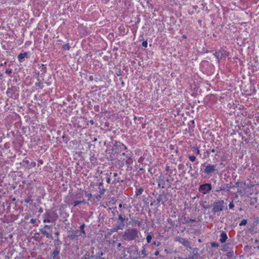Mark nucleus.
I'll use <instances>...</instances> for the list:
<instances>
[{
    "label": "nucleus",
    "instance_id": "nucleus-1",
    "mask_svg": "<svg viewBox=\"0 0 259 259\" xmlns=\"http://www.w3.org/2000/svg\"><path fill=\"white\" fill-rule=\"evenodd\" d=\"M140 234V232L137 229H128L126 230L122 236L123 240L127 241L136 240Z\"/></svg>",
    "mask_w": 259,
    "mask_h": 259
},
{
    "label": "nucleus",
    "instance_id": "nucleus-2",
    "mask_svg": "<svg viewBox=\"0 0 259 259\" xmlns=\"http://www.w3.org/2000/svg\"><path fill=\"white\" fill-rule=\"evenodd\" d=\"M58 218L57 214H52L49 212H46L43 214L44 223H54Z\"/></svg>",
    "mask_w": 259,
    "mask_h": 259
},
{
    "label": "nucleus",
    "instance_id": "nucleus-3",
    "mask_svg": "<svg viewBox=\"0 0 259 259\" xmlns=\"http://www.w3.org/2000/svg\"><path fill=\"white\" fill-rule=\"evenodd\" d=\"M212 189L211 185L208 183L201 185L198 189L199 192L203 194H208Z\"/></svg>",
    "mask_w": 259,
    "mask_h": 259
},
{
    "label": "nucleus",
    "instance_id": "nucleus-4",
    "mask_svg": "<svg viewBox=\"0 0 259 259\" xmlns=\"http://www.w3.org/2000/svg\"><path fill=\"white\" fill-rule=\"evenodd\" d=\"M224 201L223 200L215 202L213 206L212 212L215 213L217 212L222 211L224 207Z\"/></svg>",
    "mask_w": 259,
    "mask_h": 259
},
{
    "label": "nucleus",
    "instance_id": "nucleus-5",
    "mask_svg": "<svg viewBox=\"0 0 259 259\" xmlns=\"http://www.w3.org/2000/svg\"><path fill=\"white\" fill-rule=\"evenodd\" d=\"M215 170H217V169L215 165L208 164L205 167L204 172L206 174H209L215 171Z\"/></svg>",
    "mask_w": 259,
    "mask_h": 259
},
{
    "label": "nucleus",
    "instance_id": "nucleus-6",
    "mask_svg": "<svg viewBox=\"0 0 259 259\" xmlns=\"http://www.w3.org/2000/svg\"><path fill=\"white\" fill-rule=\"evenodd\" d=\"M126 149V147L122 143H119L114 145L113 150L118 152L119 150H123Z\"/></svg>",
    "mask_w": 259,
    "mask_h": 259
},
{
    "label": "nucleus",
    "instance_id": "nucleus-7",
    "mask_svg": "<svg viewBox=\"0 0 259 259\" xmlns=\"http://www.w3.org/2000/svg\"><path fill=\"white\" fill-rule=\"evenodd\" d=\"M29 54L27 52H25L24 53H21L18 56V59L19 62H22L24 61L25 58H28Z\"/></svg>",
    "mask_w": 259,
    "mask_h": 259
},
{
    "label": "nucleus",
    "instance_id": "nucleus-8",
    "mask_svg": "<svg viewBox=\"0 0 259 259\" xmlns=\"http://www.w3.org/2000/svg\"><path fill=\"white\" fill-rule=\"evenodd\" d=\"M227 238H228V237H227L226 233H225L224 232H223L222 233H221V234L220 236V241L221 243H225L226 241Z\"/></svg>",
    "mask_w": 259,
    "mask_h": 259
},
{
    "label": "nucleus",
    "instance_id": "nucleus-9",
    "mask_svg": "<svg viewBox=\"0 0 259 259\" xmlns=\"http://www.w3.org/2000/svg\"><path fill=\"white\" fill-rule=\"evenodd\" d=\"M40 231L42 234L45 235L47 238H50L52 237L51 233L48 232L46 230L44 229V228L41 229Z\"/></svg>",
    "mask_w": 259,
    "mask_h": 259
},
{
    "label": "nucleus",
    "instance_id": "nucleus-10",
    "mask_svg": "<svg viewBox=\"0 0 259 259\" xmlns=\"http://www.w3.org/2000/svg\"><path fill=\"white\" fill-rule=\"evenodd\" d=\"M214 55L218 59H222L224 57V54L221 52H215Z\"/></svg>",
    "mask_w": 259,
    "mask_h": 259
},
{
    "label": "nucleus",
    "instance_id": "nucleus-11",
    "mask_svg": "<svg viewBox=\"0 0 259 259\" xmlns=\"http://www.w3.org/2000/svg\"><path fill=\"white\" fill-rule=\"evenodd\" d=\"M179 242L185 246H188L189 244V241L187 240L184 238L180 239Z\"/></svg>",
    "mask_w": 259,
    "mask_h": 259
},
{
    "label": "nucleus",
    "instance_id": "nucleus-12",
    "mask_svg": "<svg viewBox=\"0 0 259 259\" xmlns=\"http://www.w3.org/2000/svg\"><path fill=\"white\" fill-rule=\"evenodd\" d=\"M84 227H85V225L84 224H82V225H81V226H80V228L81 229V232L84 234H85V231H84Z\"/></svg>",
    "mask_w": 259,
    "mask_h": 259
},
{
    "label": "nucleus",
    "instance_id": "nucleus-13",
    "mask_svg": "<svg viewBox=\"0 0 259 259\" xmlns=\"http://www.w3.org/2000/svg\"><path fill=\"white\" fill-rule=\"evenodd\" d=\"M63 48L65 50H69L70 49V46L68 44H65L63 46Z\"/></svg>",
    "mask_w": 259,
    "mask_h": 259
},
{
    "label": "nucleus",
    "instance_id": "nucleus-14",
    "mask_svg": "<svg viewBox=\"0 0 259 259\" xmlns=\"http://www.w3.org/2000/svg\"><path fill=\"white\" fill-rule=\"evenodd\" d=\"M122 182V180H121L119 178H117V179H115V180L113 181V183H121Z\"/></svg>",
    "mask_w": 259,
    "mask_h": 259
},
{
    "label": "nucleus",
    "instance_id": "nucleus-15",
    "mask_svg": "<svg viewBox=\"0 0 259 259\" xmlns=\"http://www.w3.org/2000/svg\"><path fill=\"white\" fill-rule=\"evenodd\" d=\"M152 239V236L150 235H148L146 237V240L148 243H150Z\"/></svg>",
    "mask_w": 259,
    "mask_h": 259
},
{
    "label": "nucleus",
    "instance_id": "nucleus-16",
    "mask_svg": "<svg viewBox=\"0 0 259 259\" xmlns=\"http://www.w3.org/2000/svg\"><path fill=\"white\" fill-rule=\"evenodd\" d=\"M193 151L194 152L198 154H200V150L198 147L194 148V149L193 150Z\"/></svg>",
    "mask_w": 259,
    "mask_h": 259
},
{
    "label": "nucleus",
    "instance_id": "nucleus-17",
    "mask_svg": "<svg viewBox=\"0 0 259 259\" xmlns=\"http://www.w3.org/2000/svg\"><path fill=\"white\" fill-rule=\"evenodd\" d=\"M189 158L191 161H194L196 160V157L194 155L189 156Z\"/></svg>",
    "mask_w": 259,
    "mask_h": 259
},
{
    "label": "nucleus",
    "instance_id": "nucleus-18",
    "mask_svg": "<svg viewBox=\"0 0 259 259\" xmlns=\"http://www.w3.org/2000/svg\"><path fill=\"white\" fill-rule=\"evenodd\" d=\"M82 202V201H75L74 202L73 206H74V207H75V206H76L77 205H78L79 204L81 203Z\"/></svg>",
    "mask_w": 259,
    "mask_h": 259
},
{
    "label": "nucleus",
    "instance_id": "nucleus-19",
    "mask_svg": "<svg viewBox=\"0 0 259 259\" xmlns=\"http://www.w3.org/2000/svg\"><path fill=\"white\" fill-rule=\"evenodd\" d=\"M247 223V221L246 220H243L241 223H240V226L245 225Z\"/></svg>",
    "mask_w": 259,
    "mask_h": 259
},
{
    "label": "nucleus",
    "instance_id": "nucleus-20",
    "mask_svg": "<svg viewBox=\"0 0 259 259\" xmlns=\"http://www.w3.org/2000/svg\"><path fill=\"white\" fill-rule=\"evenodd\" d=\"M59 254V251L57 250L54 251L53 252V258H55L56 256H57Z\"/></svg>",
    "mask_w": 259,
    "mask_h": 259
},
{
    "label": "nucleus",
    "instance_id": "nucleus-21",
    "mask_svg": "<svg viewBox=\"0 0 259 259\" xmlns=\"http://www.w3.org/2000/svg\"><path fill=\"white\" fill-rule=\"evenodd\" d=\"M106 176H107L106 182L107 183L109 184L111 181L110 176H109L108 174H106Z\"/></svg>",
    "mask_w": 259,
    "mask_h": 259
},
{
    "label": "nucleus",
    "instance_id": "nucleus-22",
    "mask_svg": "<svg viewBox=\"0 0 259 259\" xmlns=\"http://www.w3.org/2000/svg\"><path fill=\"white\" fill-rule=\"evenodd\" d=\"M147 46H148V42L147 41H144L143 42H142V46L145 47V48H147Z\"/></svg>",
    "mask_w": 259,
    "mask_h": 259
},
{
    "label": "nucleus",
    "instance_id": "nucleus-23",
    "mask_svg": "<svg viewBox=\"0 0 259 259\" xmlns=\"http://www.w3.org/2000/svg\"><path fill=\"white\" fill-rule=\"evenodd\" d=\"M229 207L230 209H232L234 207V204L233 202H231L229 204Z\"/></svg>",
    "mask_w": 259,
    "mask_h": 259
},
{
    "label": "nucleus",
    "instance_id": "nucleus-24",
    "mask_svg": "<svg viewBox=\"0 0 259 259\" xmlns=\"http://www.w3.org/2000/svg\"><path fill=\"white\" fill-rule=\"evenodd\" d=\"M119 220H120L123 223L124 220V218L122 217V215H119Z\"/></svg>",
    "mask_w": 259,
    "mask_h": 259
},
{
    "label": "nucleus",
    "instance_id": "nucleus-25",
    "mask_svg": "<svg viewBox=\"0 0 259 259\" xmlns=\"http://www.w3.org/2000/svg\"><path fill=\"white\" fill-rule=\"evenodd\" d=\"M36 222V219H31L30 221V223H31V224H35Z\"/></svg>",
    "mask_w": 259,
    "mask_h": 259
},
{
    "label": "nucleus",
    "instance_id": "nucleus-26",
    "mask_svg": "<svg viewBox=\"0 0 259 259\" xmlns=\"http://www.w3.org/2000/svg\"><path fill=\"white\" fill-rule=\"evenodd\" d=\"M6 72L8 74H10L12 73V70L10 69H6Z\"/></svg>",
    "mask_w": 259,
    "mask_h": 259
},
{
    "label": "nucleus",
    "instance_id": "nucleus-27",
    "mask_svg": "<svg viewBox=\"0 0 259 259\" xmlns=\"http://www.w3.org/2000/svg\"><path fill=\"white\" fill-rule=\"evenodd\" d=\"M143 191V190L142 189H140L139 190H138V193L137 194L138 195H140V194H141L142 193Z\"/></svg>",
    "mask_w": 259,
    "mask_h": 259
},
{
    "label": "nucleus",
    "instance_id": "nucleus-28",
    "mask_svg": "<svg viewBox=\"0 0 259 259\" xmlns=\"http://www.w3.org/2000/svg\"><path fill=\"white\" fill-rule=\"evenodd\" d=\"M30 200L31 199L29 198H28L25 199V202L28 203L30 202Z\"/></svg>",
    "mask_w": 259,
    "mask_h": 259
},
{
    "label": "nucleus",
    "instance_id": "nucleus-29",
    "mask_svg": "<svg viewBox=\"0 0 259 259\" xmlns=\"http://www.w3.org/2000/svg\"><path fill=\"white\" fill-rule=\"evenodd\" d=\"M211 246L212 247H217V246H218V244L215 243L213 242L211 243Z\"/></svg>",
    "mask_w": 259,
    "mask_h": 259
},
{
    "label": "nucleus",
    "instance_id": "nucleus-30",
    "mask_svg": "<svg viewBox=\"0 0 259 259\" xmlns=\"http://www.w3.org/2000/svg\"><path fill=\"white\" fill-rule=\"evenodd\" d=\"M51 227V226H49V225H46L44 227V228H50Z\"/></svg>",
    "mask_w": 259,
    "mask_h": 259
},
{
    "label": "nucleus",
    "instance_id": "nucleus-31",
    "mask_svg": "<svg viewBox=\"0 0 259 259\" xmlns=\"http://www.w3.org/2000/svg\"><path fill=\"white\" fill-rule=\"evenodd\" d=\"M117 176H118V174L117 173H116V172L113 173V177L114 178H116Z\"/></svg>",
    "mask_w": 259,
    "mask_h": 259
},
{
    "label": "nucleus",
    "instance_id": "nucleus-32",
    "mask_svg": "<svg viewBox=\"0 0 259 259\" xmlns=\"http://www.w3.org/2000/svg\"><path fill=\"white\" fill-rule=\"evenodd\" d=\"M75 236H76V235H70V238L73 239L75 238Z\"/></svg>",
    "mask_w": 259,
    "mask_h": 259
},
{
    "label": "nucleus",
    "instance_id": "nucleus-33",
    "mask_svg": "<svg viewBox=\"0 0 259 259\" xmlns=\"http://www.w3.org/2000/svg\"><path fill=\"white\" fill-rule=\"evenodd\" d=\"M31 165L32 166H34L35 165V162H32L31 163Z\"/></svg>",
    "mask_w": 259,
    "mask_h": 259
},
{
    "label": "nucleus",
    "instance_id": "nucleus-34",
    "mask_svg": "<svg viewBox=\"0 0 259 259\" xmlns=\"http://www.w3.org/2000/svg\"><path fill=\"white\" fill-rule=\"evenodd\" d=\"M90 123H91L92 124H94V121H93V120H91L90 121Z\"/></svg>",
    "mask_w": 259,
    "mask_h": 259
},
{
    "label": "nucleus",
    "instance_id": "nucleus-35",
    "mask_svg": "<svg viewBox=\"0 0 259 259\" xmlns=\"http://www.w3.org/2000/svg\"><path fill=\"white\" fill-rule=\"evenodd\" d=\"M122 207V204H121V203L119 204V207L121 208Z\"/></svg>",
    "mask_w": 259,
    "mask_h": 259
},
{
    "label": "nucleus",
    "instance_id": "nucleus-36",
    "mask_svg": "<svg viewBox=\"0 0 259 259\" xmlns=\"http://www.w3.org/2000/svg\"><path fill=\"white\" fill-rule=\"evenodd\" d=\"M189 168H190V170H192V166H191V165H190Z\"/></svg>",
    "mask_w": 259,
    "mask_h": 259
},
{
    "label": "nucleus",
    "instance_id": "nucleus-37",
    "mask_svg": "<svg viewBox=\"0 0 259 259\" xmlns=\"http://www.w3.org/2000/svg\"><path fill=\"white\" fill-rule=\"evenodd\" d=\"M24 162H25L26 163H28L29 161L28 160L24 161Z\"/></svg>",
    "mask_w": 259,
    "mask_h": 259
},
{
    "label": "nucleus",
    "instance_id": "nucleus-38",
    "mask_svg": "<svg viewBox=\"0 0 259 259\" xmlns=\"http://www.w3.org/2000/svg\"><path fill=\"white\" fill-rule=\"evenodd\" d=\"M153 244H154V245H156V242H154L153 243ZM157 246H158V245H159V244H157Z\"/></svg>",
    "mask_w": 259,
    "mask_h": 259
},
{
    "label": "nucleus",
    "instance_id": "nucleus-39",
    "mask_svg": "<svg viewBox=\"0 0 259 259\" xmlns=\"http://www.w3.org/2000/svg\"><path fill=\"white\" fill-rule=\"evenodd\" d=\"M38 212H42V210L41 209L39 210Z\"/></svg>",
    "mask_w": 259,
    "mask_h": 259
},
{
    "label": "nucleus",
    "instance_id": "nucleus-40",
    "mask_svg": "<svg viewBox=\"0 0 259 259\" xmlns=\"http://www.w3.org/2000/svg\"><path fill=\"white\" fill-rule=\"evenodd\" d=\"M136 223L139 225L140 224V222L139 221H137L136 222Z\"/></svg>",
    "mask_w": 259,
    "mask_h": 259
},
{
    "label": "nucleus",
    "instance_id": "nucleus-41",
    "mask_svg": "<svg viewBox=\"0 0 259 259\" xmlns=\"http://www.w3.org/2000/svg\"><path fill=\"white\" fill-rule=\"evenodd\" d=\"M168 169H169V167H168V166H167V167H166V170L167 171H168Z\"/></svg>",
    "mask_w": 259,
    "mask_h": 259
},
{
    "label": "nucleus",
    "instance_id": "nucleus-42",
    "mask_svg": "<svg viewBox=\"0 0 259 259\" xmlns=\"http://www.w3.org/2000/svg\"><path fill=\"white\" fill-rule=\"evenodd\" d=\"M254 201H252L250 203L251 204L253 205L254 204Z\"/></svg>",
    "mask_w": 259,
    "mask_h": 259
},
{
    "label": "nucleus",
    "instance_id": "nucleus-43",
    "mask_svg": "<svg viewBox=\"0 0 259 259\" xmlns=\"http://www.w3.org/2000/svg\"><path fill=\"white\" fill-rule=\"evenodd\" d=\"M158 253H159L158 251H157V252L155 253V254H156V255H157Z\"/></svg>",
    "mask_w": 259,
    "mask_h": 259
},
{
    "label": "nucleus",
    "instance_id": "nucleus-44",
    "mask_svg": "<svg viewBox=\"0 0 259 259\" xmlns=\"http://www.w3.org/2000/svg\"><path fill=\"white\" fill-rule=\"evenodd\" d=\"M211 152H214V149H212V150H211Z\"/></svg>",
    "mask_w": 259,
    "mask_h": 259
},
{
    "label": "nucleus",
    "instance_id": "nucleus-45",
    "mask_svg": "<svg viewBox=\"0 0 259 259\" xmlns=\"http://www.w3.org/2000/svg\"><path fill=\"white\" fill-rule=\"evenodd\" d=\"M122 155H125V153H124V152H123V153H122Z\"/></svg>",
    "mask_w": 259,
    "mask_h": 259
},
{
    "label": "nucleus",
    "instance_id": "nucleus-46",
    "mask_svg": "<svg viewBox=\"0 0 259 259\" xmlns=\"http://www.w3.org/2000/svg\"><path fill=\"white\" fill-rule=\"evenodd\" d=\"M120 245H121V244H120V243H119L118 246H120Z\"/></svg>",
    "mask_w": 259,
    "mask_h": 259
},
{
    "label": "nucleus",
    "instance_id": "nucleus-47",
    "mask_svg": "<svg viewBox=\"0 0 259 259\" xmlns=\"http://www.w3.org/2000/svg\"><path fill=\"white\" fill-rule=\"evenodd\" d=\"M257 248L259 249V246L257 247Z\"/></svg>",
    "mask_w": 259,
    "mask_h": 259
}]
</instances>
